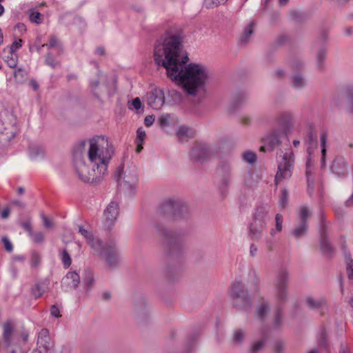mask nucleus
<instances>
[{
    "label": "nucleus",
    "mask_w": 353,
    "mask_h": 353,
    "mask_svg": "<svg viewBox=\"0 0 353 353\" xmlns=\"http://www.w3.org/2000/svg\"><path fill=\"white\" fill-rule=\"evenodd\" d=\"M154 58L158 65L166 69L168 77L189 94L194 95L204 89L209 78L208 70L201 64H187L188 57L181 54L178 36H166L159 40L154 46Z\"/></svg>",
    "instance_id": "f257e3e1"
},
{
    "label": "nucleus",
    "mask_w": 353,
    "mask_h": 353,
    "mask_svg": "<svg viewBox=\"0 0 353 353\" xmlns=\"http://www.w3.org/2000/svg\"><path fill=\"white\" fill-rule=\"evenodd\" d=\"M113 154V146L106 137L92 138L88 152L90 165L80 155L74 154V167L79 178L84 182H97L103 178Z\"/></svg>",
    "instance_id": "f03ea898"
},
{
    "label": "nucleus",
    "mask_w": 353,
    "mask_h": 353,
    "mask_svg": "<svg viewBox=\"0 0 353 353\" xmlns=\"http://www.w3.org/2000/svg\"><path fill=\"white\" fill-rule=\"evenodd\" d=\"M79 232L87 240L88 243L97 254L105 257L110 268L115 267L119 261V254L114 244L110 243L103 246L99 239L94 238L91 232L79 226Z\"/></svg>",
    "instance_id": "7ed1b4c3"
},
{
    "label": "nucleus",
    "mask_w": 353,
    "mask_h": 353,
    "mask_svg": "<svg viewBox=\"0 0 353 353\" xmlns=\"http://www.w3.org/2000/svg\"><path fill=\"white\" fill-rule=\"evenodd\" d=\"M293 163V154L290 148L287 149L285 152H281L278 157V171L275 176L276 185L281 180L289 179L291 176Z\"/></svg>",
    "instance_id": "20e7f679"
},
{
    "label": "nucleus",
    "mask_w": 353,
    "mask_h": 353,
    "mask_svg": "<svg viewBox=\"0 0 353 353\" xmlns=\"http://www.w3.org/2000/svg\"><path fill=\"white\" fill-rule=\"evenodd\" d=\"M229 294L236 307L240 310H247L250 307L251 301L247 291H245L244 285L241 281H235L230 288Z\"/></svg>",
    "instance_id": "39448f33"
},
{
    "label": "nucleus",
    "mask_w": 353,
    "mask_h": 353,
    "mask_svg": "<svg viewBox=\"0 0 353 353\" xmlns=\"http://www.w3.org/2000/svg\"><path fill=\"white\" fill-rule=\"evenodd\" d=\"M268 213V209L265 206H259L254 215V220L250 224V232L252 239H259L262 234L263 230L265 226L266 216Z\"/></svg>",
    "instance_id": "423d86ee"
},
{
    "label": "nucleus",
    "mask_w": 353,
    "mask_h": 353,
    "mask_svg": "<svg viewBox=\"0 0 353 353\" xmlns=\"http://www.w3.org/2000/svg\"><path fill=\"white\" fill-rule=\"evenodd\" d=\"M288 281V272L285 270L281 271L275 281V295L278 304H281L286 300Z\"/></svg>",
    "instance_id": "0eeeda50"
},
{
    "label": "nucleus",
    "mask_w": 353,
    "mask_h": 353,
    "mask_svg": "<svg viewBox=\"0 0 353 353\" xmlns=\"http://www.w3.org/2000/svg\"><path fill=\"white\" fill-rule=\"evenodd\" d=\"M157 230L159 234L164 238L171 252L181 250V239L175 232H168L162 227H158Z\"/></svg>",
    "instance_id": "6e6552de"
},
{
    "label": "nucleus",
    "mask_w": 353,
    "mask_h": 353,
    "mask_svg": "<svg viewBox=\"0 0 353 353\" xmlns=\"http://www.w3.org/2000/svg\"><path fill=\"white\" fill-rule=\"evenodd\" d=\"M299 224L292 231V234L296 238H300L307 231V221L310 216V212L306 206H301L299 210Z\"/></svg>",
    "instance_id": "1a4fd4ad"
},
{
    "label": "nucleus",
    "mask_w": 353,
    "mask_h": 353,
    "mask_svg": "<svg viewBox=\"0 0 353 353\" xmlns=\"http://www.w3.org/2000/svg\"><path fill=\"white\" fill-rule=\"evenodd\" d=\"M163 213L172 214L175 217H181L183 211H186L187 207L179 201L169 200L163 203L161 207Z\"/></svg>",
    "instance_id": "9d476101"
},
{
    "label": "nucleus",
    "mask_w": 353,
    "mask_h": 353,
    "mask_svg": "<svg viewBox=\"0 0 353 353\" xmlns=\"http://www.w3.org/2000/svg\"><path fill=\"white\" fill-rule=\"evenodd\" d=\"M165 103L164 92L159 88L153 89L148 94V105L154 110H160Z\"/></svg>",
    "instance_id": "9b49d317"
},
{
    "label": "nucleus",
    "mask_w": 353,
    "mask_h": 353,
    "mask_svg": "<svg viewBox=\"0 0 353 353\" xmlns=\"http://www.w3.org/2000/svg\"><path fill=\"white\" fill-rule=\"evenodd\" d=\"M119 214V205L116 202H111L104 211V224L108 228L112 226Z\"/></svg>",
    "instance_id": "f8f14e48"
},
{
    "label": "nucleus",
    "mask_w": 353,
    "mask_h": 353,
    "mask_svg": "<svg viewBox=\"0 0 353 353\" xmlns=\"http://www.w3.org/2000/svg\"><path fill=\"white\" fill-rule=\"evenodd\" d=\"M210 154V150L205 143H196L190 152V157L196 161H203Z\"/></svg>",
    "instance_id": "ddd939ff"
},
{
    "label": "nucleus",
    "mask_w": 353,
    "mask_h": 353,
    "mask_svg": "<svg viewBox=\"0 0 353 353\" xmlns=\"http://www.w3.org/2000/svg\"><path fill=\"white\" fill-rule=\"evenodd\" d=\"M80 282V276L76 272H68L63 277L62 287L65 285L70 289H76Z\"/></svg>",
    "instance_id": "4468645a"
},
{
    "label": "nucleus",
    "mask_w": 353,
    "mask_h": 353,
    "mask_svg": "<svg viewBox=\"0 0 353 353\" xmlns=\"http://www.w3.org/2000/svg\"><path fill=\"white\" fill-rule=\"evenodd\" d=\"M332 170L339 176L345 175L347 173V165L345 159L342 157H336L332 163Z\"/></svg>",
    "instance_id": "2eb2a0df"
},
{
    "label": "nucleus",
    "mask_w": 353,
    "mask_h": 353,
    "mask_svg": "<svg viewBox=\"0 0 353 353\" xmlns=\"http://www.w3.org/2000/svg\"><path fill=\"white\" fill-rule=\"evenodd\" d=\"M283 132H273L263 139V142L268 145L269 150H273L280 143L281 136H285Z\"/></svg>",
    "instance_id": "dca6fc26"
},
{
    "label": "nucleus",
    "mask_w": 353,
    "mask_h": 353,
    "mask_svg": "<svg viewBox=\"0 0 353 353\" xmlns=\"http://www.w3.org/2000/svg\"><path fill=\"white\" fill-rule=\"evenodd\" d=\"M2 58L7 65L12 68L17 66L18 63V56L16 53L12 52L8 50L3 49L2 52Z\"/></svg>",
    "instance_id": "f3484780"
},
{
    "label": "nucleus",
    "mask_w": 353,
    "mask_h": 353,
    "mask_svg": "<svg viewBox=\"0 0 353 353\" xmlns=\"http://www.w3.org/2000/svg\"><path fill=\"white\" fill-rule=\"evenodd\" d=\"M305 303L308 307L313 310H322L326 305V301L324 298L314 299L312 296H307L305 299Z\"/></svg>",
    "instance_id": "a211bd4d"
},
{
    "label": "nucleus",
    "mask_w": 353,
    "mask_h": 353,
    "mask_svg": "<svg viewBox=\"0 0 353 353\" xmlns=\"http://www.w3.org/2000/svg\"><path fill=\"white\" fill-rule=\"evenodd\" d=\"M37 343L39 347H43L45 350H48L50 348V338L48 330H41L38 336Z\"/></svg>",
    "instance_id": "6ab92c4d"
},
{
    "label": "nucleus",
    "mask_w": 353,
    "mask_h": 353,
    "mask_svg": "<svg viewBox=\"0 0 353 353\" xmlns=\"http://www.w3.org/2000/svg\"><path fill=\"white\" fill-rule=\"evenodd\" d=\"M177 136L181 142L187 141L189 138L193 137L194 131L186 126L179 127L177 131Z\"/></svg>",
    "instance_id": "aec40b11"
},
{
    "label": "nucleus",
    "mask_w": 353,
    "mask_h": 353,
    "mask_svg": "<svg viewBox=\"0 0 353 353\" xmlns=\"http://www.w3.org/2000/svg\"><path fill=\"white\" fill-rule=\"evenodd\" d=\"M13 332V326L11 323L8 322L3 325V340L7 344L8 346L11 344V336Z\"/></svg>",
    "instance_id": "412c9836"
},
{
    "label": "nucleus",
    "mask_w": 353,
    "mask_h": 353,
    "mask_svg": "<svg viewBox=\"0 0 353 353\" xmlns=\"http://www.w3.org/2000/svg\"><path fill=\"white\" fill-rule=\"evenodd\" d=\"M146 137L145 132L142 128H138L137 131V138L135 143L137 144L136 151L140 152L143 149V143Z\"/></svg>",
    "instance_id": "4be33fe9"
},
{
    "label": "nucleus",
    "mask_w": 353,
    "mask_h": 353,
    "mask_svg": "<svg viewBox=\"0 0 353 353\" xmlns=\"http://www.w3.org/2000/svg\"><path fill=\"white\" fill-rule=\"evenodd\" d=\"M320 246L323 254L325 255H330L333 252L331 244L323 234H321Z\"/></svg>",
    "instance_id": "5701e85b"
},
{
    "label": "nucleus",
    "mask_w": 353,
    "mask_h": 353,
    "mask_svg": "<svg viewBox=\"0 0 353 353\" xmlns=\"http://www.w3.org/2000/svg\"><path fill=\"white\" fill-rule=\"evenodd\" d=\"M94 274L91 271H87L83 280L84 286L87 290H89L94 285Z\"/></svg>",
    "instance_id": "b1692460"
},
{
    "label": "nucleus",
    "mask_w": 353,
    "mask_h": 353,
    "mask_svg": "<svg viewBox=\"0 0 353 353\" xmlns=\"http://www.w3.org/2000/svg\"><path fill=\"white\" fill-rule=\"evenodd\" d=\"M228 0H204L203 5L206 8H214L220 5H223Z\"/></svg>",
    "instance_id": "393cba45"
},
{
    "label": "nucleus",
    "mask_w": 353,
    "mask_h": 353,
    "mask_svg": "<svg viewBox=\"0 0 353 353\" xmlns=\"http://www.w3.org/2000/svg\"><path fill=\"white\" fill-rule=\"evenodd\" d=\"M254 23L251 22L245 29L243 34L241 37L242 43H246L248 41L250 36L252 34L254 29Z\"/></svg>",
    "instance_id": "a878e982"
},
{
    "label": "nucleus",
    "mask_w": 353,
    "mask_h": 353,
    "mask_svg": "<svg viewBox=\"0 0 353 353\" xmlns=\"http://www.w3.org/2000/svg\"><path fill=\"white\" fill-rule=\"evenodd\" d=\"M27 75V71L22 68H18L14 72V79L19 83L23 82L26 79Z\"/></svg>",
    "instance_id": "bb28decb"
},
{
    "label": "nucleus",
    "mask_w": 353,
    "mask_h": 353,
    "mask_svg": "<svg viewBox=\"0 0 353 353\" xmlns=\"http://www.w3.org/2000/svg\"><path fill=\"white\" fill-rule=\"evenodd\" d=\"M327 138V132H323L321 134L322 162L324 163L326 154V141Z\"/></svg>",
    "instance_id": "cd10ccee"
},
{
    "label": "nucleus",
    "mask_w": 353,
    "mask_h": 353,
    "mask_svg": "<svg viewBox=\"0 0 353 353\" xmlns=\"http://www.w3.org/2000/svg\"><path fill=\"white\" fill-rule=\"evenodd\" d=\"M61 259L63 263L64 268L66 269L70 266L72 263V259L70 254L65 250L62 251L61 254Z\"/></svg>",
    "instance_id": "c85d7f7f"
},
{
    "label": "nucleus",
    "mask_w": 353,
    "mask_h": 353,
    "mask_svg": "<svg viewBox=\"0 0 353 353\" xmlns=\"http://www.w3.org/2000/svg\"><path fill=\"white\" fill-rule=\"evenodd\" d=\"M276 221V229L272 230L270 234L272 236H274L275 231L279 232L282 230V223H283V216L280 214H277L275 216Z\"/></svg>",
    "instance_id": "c756f323"
},
{
    "label": "nucleus",
    "mask_w": 353,
    "mask_h": 353,
    "mask_svg": "<svg viewBox=\"0 0 353 353\" xmlns=\"http://www.w3.org/2000/svg\"><path fill=\"white\" fill-rule=\"evenodd\" d=\"M346 271L350 279H353V261L350 256L345 257Z\"/></svg>",
    "instance_id": "7c9ffc66"
},
{
    "label": "nucleus",
    "mask_w": 353,
    "mask_h": 353,
    "mask_svg": "<svg viewBox=\"0 0 353 353\" xmlns=\"http://www.w3.org/2000/svg\"><path fill=\"white\" fill-rule=\"evenodd\" d=\"M41 262V256L39 252L34 251L32 252L30 258V265L32 268H37Z\"/></svg>",
    "instance_id": "2f4dec72"
},
{
    "label": "nucleus",
    "mask_w": 353,
    "mask_h": 353,
    "mask_svg": "<svg viewBox=\"0 0 353 353\" xmlns=\"http://www.w3.org/2000/svg\"><path fill=\"white\" fill-rule=\"evenodd\" d=\"M281 314H282V310L279 307L274 314V321H273V327L275 328H278L281 325Z\"/></svg>",
    "instance_id": "473e14b6"
},
{
    "label": "nucleus",
    "mask_w": 353,
    "mask_h": 353,
    "mask_svg": "<svg viewBox=\"0 0 353 353\" xmlns=\"http://www.w3.org/2000/svg\"><path fill=\"white\" fill-rule=\"evenodd\" d=\"M243 160L249 163H254L256 161V156L254 152L247 151L243 154Z\"/></svg>",
    "instance_id": "72a5a7b5"
},
{
    "label": "nucleus",
    "mask_w": 353,
    "mask_h": 353,
    "mask_svg": "<svg viewBox=\"0 0 353 353\" xmlns=\"http://www.w3.org/2000/svg\"><path fill=\"white\" fill-rule=\"evenodd\" d=\"M23 40L19 39L18 41H14L10 46L6 48V50H8L9 51L16 53V52L22 46Z\"/></svg>",
    "instance_id": "f704fd0d"
},
{
    "label": "nucleus",
    "mask_w": 353,
    "mask_h": 353,
    "mask_svg": "<svg viewBox=\"0 0 353 353\" xmlns=\"http://www.w3.org/2000/svg\"><path fill=\"white\" fill-rule=\"evenodd\" d=\"M32 241L35 243H41L44 239V235L42 232H32V234L29 235Z\"/></svg>",
    "instance_id": "c9c22d12"
},
{
    "label": "nucleus",
    "mask_w": 353,
    "mask_h": 353,
    "mask_svg": "<svg viewBox=\"0 0 353 353\" xmlns=\"http://www.w3.org/2000/svg\"><path fill=\"white\" fill-rule=\"evenodd\" d=\"M305 85V80L302 76L296 74L294 76L293 86L296 88H300Z\"/></svg>",
    "instance_id": "e433bc0d"
},
{
    "label": "nucleus",
    "mask_w": 353,
    "mask_h": 353,
    "mask_svg": "<svg viewBox=\"0 0 353 353\" xmlns=\"http://www.w3.org/2000/svg\"><path fill=\"white\" fill-rule=\"evenodd\" d=\"M269 306L268 304H263L260 307H259L256 310L257 316L261 319H263L265 313L268 311Z\"/></svg>",
    "instance_id": "4c0bfd02"
},
{
    "label": "nucleus",
    "mask_w": 353,
    "mask_h": 353,
    "mask_svg": "<svg viewBox=\"0 0 353 353\" xmlns=\"http://www.w3.org/2000/svg\"><path fill=\"white\" fill-rule=\"evenodd\" d=\"M30 19L32 22L41 23L42 22L41 14L37 11L32 12L30 14Z\"/></svg>",
    "instance_id": "58836bf2"
},
{
    "label": "nucleus",
    "mask_w": 353,
    "mask_h": 353,
    "mask_svg": "<svg viewBox=\"0 0 353 353\" xmlns=\"http://www.w3.org/2000/svg\"><path fill=\"white\" fill-rule=\"evenodd\" d=\"M291 118V114L289 112H285L281 115L279 122L283 125H288Z\"/></svg>",
    "instance_id": "ea45409f"
},
{
    "label": "nucleus",
    "mask_w": 353,
    "mask_h": 353,
    "mask_svg": "<svg viewBox=\"0 0 353 353\" xmlns=\"http://www.w3.org/2000/svg\"><path fill=\"white\" fill-rule=\"evenodd\" d=\"M288 198V192L286 190H283L281 196L279 201V207L281 208H285Z\"/></svg>",
    "instance_id": "a19ab883"
},
{
    "label": "nucleus",
    "mask_w": 353,
    "mask_h": 353,
    "mask_svg": "<svg viewBox=\"0 0 353 353\" xmlns=\"http://www.w3.org/2000/svg\"><path fill=\"white\" fill-rule=\"evenodd\" d=\"M40 216L43 221V224L46 228H50L53 226V223L52 220L47 216H46L44 214H41Z\"/></svg>",
    "instance_id": "79ce46f5"
},
{
    "label": "nucleus",
    "mask_w": 353,
    "mask_h": 353,
    "mask_svg": "<svg viewBox=\"0 0 353 353\" xmlns=\"http://www.w3.org/2000/svg\"><path fill=\"white\" fill-rule=\"evenodd\" d=\"M1 240L6 251H8V252H11L13 250V245L12 243L10 241V240L6 236L2 237Z\"/></svg>",
    "instance_id": "37998d69"
},
{
    "label": "nucleus",
    "mask_w": 353,
    "mask_h": 353,
    "mask_svg": "<svg viewBox=\"0 0 353 353\" xmlns=\"http://www.w3.org/2000/svg\"><path fill=\"white\" fill-rule=\"evenodd\" d=\"M326 55V52L324 49H321L319 51L317 54V59H318V67L321 68V63L323 60L325 59Z\"/></svg>",
    "instance_id": "c03bdc74"
},
{
    "label": "nucleus",
    "mask_w": 353,
    "mask_h": 353,
    "mask_svg": "<svg viewBox=\"0 0 353 353\" xmlns=\"http://www.w3.org/2000/svg\"><path fill=\"white\" fill-rule=\"evenodd\" d=\"M131 105L135 110L138 111L142 108V103L140 99L137 97L132 101Z\"/></svg>",
    "instance_id": "a18cd8bd"
},
{
    "label": "nucleus",
    "mask_w": 353,
    "mask_h": 353,
    "mask_svg": "<svg viewBox=\"0 0 353 353\" xmlns=\"http://www.w3.org/2000/svg\"><path fill=\"white\" fill-rule=\"evenodd\" d=\"M264 341L260 340L252 345L251 350L253 352H256L261 350L262 347L263 346Z\"/></svg>",
    "instance_id": "49530a36"
},
{
    "label": "nucleus",
    "mask_w": 353,
    "mask_h": 353,
    "mask_svg": "<svg viewBox=\"0 0 353 353\" xmlns=\"http://www.w3.org/2000/svg\"><path fill=\"white\" fill-rule=\"evenodd\" d=\"M124 179L126 183H132L135 185L138 181L137 174L135 173L132 176H125Z\"/></svg>",
    "instance_id": "de8ad7c7"
},
{
    "label": "nucleus",
    "mask_w": 353,
    "mask_h": 353,
    "mask_svg": "<svg viewBox=\"0 0 353 353\" xmlns=\"http://www.w3.org/2000/svg\"><path fill=\"white\" fill-rule=\"evenodd\" d=\"M43 151L40 148H32L30 149V155L32 158H35L39 154H43Z\"/></svg>",
    "instance_id": "09e8293b"
},
{
    "label": "nucleus",
    "mask_w": 353,
    "mask_h": 353,
    "mask_svg": "<svg viewBox=\"0 0 353 353\" xmlns=\"http://www.w3.org/2000/svg\"><path fill=\"white\" fill-rule=\"evenodd\" d=\"M59 45V42L55 37H52L50 41L47 44L42 45V47L47 46L48 48L56 47Z\"/></svg>",
    "instance_id": "8fccbe9b"
},
{
    "label": "nucleus",
    "mask_w": 353,
    "mask_h": 353,
    "mask_svg": "<svg viewBox=\"0 0 353 353\" xmlns=\"http://www.w3.org/2000/svg\"><path fill=\"white\" fill-rule=\"evenodd\" d=\"M225 172L227 175L221 180V184L224 186H227L228 185L230 179V168L229 166L225 168Z\"/></svg>",
    "instance_id": "3c124183"
},
{
    "label": "nucleus",
    "mask_w": 353,
    "mask_h": 353,
    "mask_svg": "<svg viewBox=\"0 0 353 353\" xmlns=\"http://www.w3.org/2000/svg\"><path fill=\"white\" fill-rule=\"evenodd\" d=\"M243 332L241 330H238L234 333V340L236 342H241L243 338Z\"/></svg>",
    "instance_id": "603ef678"
},
{
    "label": "nucleus",
    "mask_w": 353,
    "mask_h": 353,
    "mask_svg": "<svg viewBox=\"0 0 353 353\" xmlns=\"http://www.w3.org/2000/svg\"><path fill=\"white\" fill-rule=\"evenodd\" d=\"M284 343L281 341L276 342L274 345V349L276 353H281L284 349Z\"/></svg>",
    "instance_id": "864d4df0"
},
{
    "label": "nucleus",
    "mask_w": 353,
    "mask_h": 353,
    "mask_svg": "<svg viewBox=\"0 0 353 353\" xmlns=\"http://www.w3.org/2000/svg\"><path fill=\"white\" fill-rule=\"evenodd\" d=\"M154 121V117L152 115L147 116L144 119V124L149 127L153 124Z\"/></svg>",
    "instance_id": "5fc2aeb1"
},
{
    "label": "nucleus",
    "mask_w": 353,
    "mask_h": 353,
    "mask_svg": "<svg viewBox=\"0 0 353 353\" xmlns=\"http://www.w3.org/2000/svg\"><path fill=\"white\" fill-rule=\"evenodd\" d=\"M50 314L54 316V317H60L61 316V314H60V312H59V308L55 306V305H52L51 307V309H50Z\"/></svg>",
    "instance_id": "6e6d98bb"
},
{
    "label": "nucleus",
    "mask_w": 353,
    "mask_h": 353,
    "mask_svg": "<svg viewBox=\"0 0 353 353\" xmlns=\"http://www.w3.org/2000/svg\"><path fill=\"white\" fill-rule=\"evenodd\" d=\"M21 225L28 232L29 235L33 232L32 230L31 223L30 221L23 222Z\"/></svg>",
    "instance_id": "4d7b16f0"
},
{
    "label": "nucleus",
    "mask_w": 353,
    "mask_h": 353,
    "mask_svg": "<svg viewBox=\"0 0 353 353\" xmlns=\"http://www.w3.org/2000/svg\"><path fill=\"white\" fill-rule=\"evenodd\" d=\"M168 116H161L159 118V123L161 128L165 127L168 124Z\"/></svg>",
    "instance_id": "13d9d810"
},
{
    "label": "nucleus",
    "mask_w": 353,
    "mask_h": 353,
    "mask_svg": "<svg viewBox=\"0 0 353 353\" xmlns=\"http://www.w3.org/2000/svg\"><path fill=\"white\" fill-rule=\"evenodd\" d=\"M123 170V168L120 166L117 168V171L115 172L114 176L118 182L120 181L121 178Z\"/></svg>",
    "instance_id": "bf43d9fd"
},
{
    "label": "nucleus",
    "mask_w": 353,
    "mask_h": 353,
    "mask_svg": "<svg viewBox=\"0 0 353 353\" xmlns=\"http://www.w3.org/2000/svg\"><path fill=\"white\" fill-rule=\"evenodd\" d=\"M46 63L52 68H54L57 65V63L54 62L52 58L49 54L47 56L46 59Z\"/></svg>",
    "instance_id": "052dcab7"
},
{
    "label": "nucleus",
    "mask_w": 353,
    "mask_h": 353,
    "mask_svg": "<svg viewBox=\"0 0 353 353\" xmlns=\"http://www.w3.org/2000/svg\"><path fill=\"white\" fill-rule=\"evenodd\" d=\"M10 211L8 208H4L1 212V216L2 219H7L10 215Z\"/></svg>",
    "instance_id": "680f3d73"
},
{
    "label": "nucleus",
    "mask_w": 353,
    "mask_h": 353,
    "mask_svg": "<svg viewBox=\"0 0 353 353\" xmlns=\"http://www.w3.org/2000/svg\"><path fill=\"white\" fill-rule=\"evenodd\" d=\"M347 98L348 103H352L353 101V88L349 89L347 92Z\"/></svg>",
    "instance_id": "e2e57ef3"
},
{
    "label": "nucleus",
    "mask_w": 353,
    "mask_h": 353,
    "mask_svg": "<svg viewBox=\"0 0 353 353\" xmlns=\"http://www.w3.org/2000/svg\"><path fill=\"white\" fill-rule=\"evenodd\" d=\"M257 252V248L256 246H255L254 244H252L250 245V254L254 256L256 254V252Z\"/></svg>",
    "instance_id": "0e129e2a"
},
{
    "label": "nucleus",
    "mask_w": 353,
    "mask_h": 353,
    "mask_svg": "<svg viewBox=\"0 0 353 353\" xmlns=\"http://www.w3.org/2000/svg\"><path fill=\"white\" fill-rule=\"evenodd\" d=\"M241 122L244 125H248L250 123V118L248 117H243L241 119Z\"/></svg>",
    "instance_id": "69168bd1"
},
{
    "label": "nucleus",
    "mask_w": 353,
    "mask_h": 353,
    "mask_svg": "<svg viewBox=\"0 0 353 353\" xmlns=\"http://www.w3.org/2000/svg\"><path fill=\"white\" fill-rule=\"evenodd\" d=\"M339 353H351L347 347L342 346L339 350Z\"/></svg>",
    "instance_id": "338daca9"
},
{
    "label": "nucleus",
    "mask_w": 353,
    "mask_h": 353,
    "mask_svg": "<svg viewBox=\"0 0 353 353\" xmlns=\"http://www.w3.org/2000/svg\"><path fill=\"white\" fill-rule=\"evenodd\" d=\"M266 248L269 251H272L273 250V243L270 241H268L266 243Z\"/></svg>",
    "instance_id": "774afa93"
}]
</instances>
